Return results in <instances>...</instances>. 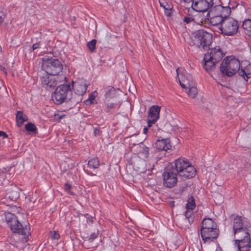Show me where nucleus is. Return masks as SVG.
Wrapping results in <instances>:
<instances>
[{
  "label": "nucleus",
  "mask_w": 251,
  "mask_h": 251,
  "mask_svg": "<svg viewBox=\"0 0 251 251\" xmlns=\"http://www.w3.org/2000/svg\"><path fill=\"white\" fill-rule=\"evenodd\" d=\"M251 223L245 217L236 215L232 220V228L234 235V245L237 251H241L242 248L251 247V239L249 232Z\"/></svg>",
  "instance_id": "nucleus-1"
},
{
  "label": "nucleus",
  "mask_w": 251,
  "mask_h": 251,
  "mask_svg": "<svg viewBox=\"0 0 251 251\" xmlns=\"http://www.w3.org/2000/svg\"><path fill=\"white\" fill-rule=\"evenodd\" d=\"M182 179H190L196 175V169L184 158H179L168 165Z\"/></svg>",
  "instance_id": "nucleus-2"
},
{
  "label": "nucleus",
  "mask_w": 251,
  "mask_h": 251,
  "mask_svg": "<svg viewBox=\"0 0 251 251\" xmlns=\"http://www.w3.org/2000/svg\"><path fill=\"white\" fill-rule=\"evenodd\" d=\"M212 42V35L203 29L198 30L193 34L190 45L201 48L203 50L210 49Z\"/></svg>",
  "instance_id": "nucleus-3"
},
{
  "label": "nucleus",
  "mask_w": 251,
  "mask_h": 251,
  "mask_svg": "<svg viewBox=\"0 0 251 251\" xmlns=\"http://www.w3.org/2000/svg\"><path fill=\"white\" fill-rule=\"evenodd\" d=\"M223 57V53L219 46L211 49L210 52H207L204 54L203 68L207 72L211 71L213 70L216 64L220 61Z\"/></svg>",
  "instance_id": "nucleus-4"
},
{
  "label": "nucleus",
  "mask_w": 251,
  "mask_h": 251,
  "mask_svg": "<svg viewBox=\"0 0 251 251\" xmlns=\"http://www.w3.org/2000/svg\"><path fill=\"white\" fill-rule=\"evenodd\" d=\"M5 220L12 232L23 235L25 239L27 238L30 235L29 232L30 227H28L26 226L24 227L14 214L11 213H6Z\"/></svg>",
  "instance_id": "nucleus-5"
},
{
  "label": "nucleus",
  "mask_w": 251,
  "mask_h": 251,
  "mask_svg": "<svg viewBox=\"0 0 251 251\" xmlns=\"http://www.w3.org/2000/svg\"><path fill=\"white\" fill-rule=\"evenodd\" d=\"M42 67L46 73L52 75H58L62 72L63 65L58 59L52 56L46 55L42 58Z\"/></svg>",
  "instance_id": "nucleus-6"
},
{
  "label": "nucleus",
  "mask_w": 251,
  "mask_h": 251,
  "mask_svg": "<svg viewBox=\"0 0 251 251\" xmlns=\"http://www.w3.org/2000/svg\"><path fill=\"white\" fill-rule=\"evenodd\" d=\"M71 90L74 89L75 94H72L69 101L71 102L70 108L74 107L82 100V96L86 92L87 85L84 81H72V83L68 84Z\"/></svg>",
  "instance_id": "nucleus-7"
},
{
  "label": "nucleus",
  "mask_w": 251,
  "mask_h": 251,
  "mask_svg": "<svg viewBox=\"0 0 251 251\" xmlns=\"http://www.w3.org/2000/svg\"><path fill=\"white\" fill-rule=\"evenodd\" d=\"M240 63L238 59L226 57L221 64L220 70L222 74L228 77L235 75L240 71Z\"/></svg>",
  "instance_id": "nucleus-8"
},
{
  "label": "nucleus",
  "mask_w": 251,
  "mask_h": 251,
  "mask_svg": "<svg viewBox=\"0 0 251 251\" xmlns=\"http://www.w3.org/2000/svg\"><path fill=\"white\" fill-rule=\"evenodd\" d=\"M72 95V91L68 84H62L56 87L55 91L52 95V99L56 104H60L64 101H67L71 106V102L69 98Z\"/></svg>",
  "instance_id": "nucleus-9"
},
{
  "label": "nucleus",
  "mask_w": 251,
  "mask_h": 251,
  "mask_svg": "<svg viewBox=\"0 0 251 251\" xmlns=\"http://www.w3.org/2000/svg\"><path fill=\"white\" fill-rule=\"evenodd\" d=\"M176 72L180 86L188 89L187 93L190 97L195 98L198 94V90L191 75L185 72L179 75L178 69L176 70Z\"/></svg>",
  "instance_id": "nucleus-10"
},
{
  "label": "nucleus",
  "mask_w": 251,
  "mask_h": 251,
  "mask_svg": "<svg viewBox=\"0 0 251 251\" xmlns=\"http://www.w3.org/2000/svg\"><path fill=\"white\" fill-rule=\"evenodd\" d=\"M238 22L229 16L226 17L222 26L219 27L221 34L228 36L236 34L238 32Z\"/></svg>",
  "instance_id": "nucleus-11"
},
{
  "label": "nucleus",
  "mask_w": 251,
  "mask_h": 251,
  "mask_svg": "<svg viewBox=\"0 0 251 251\" xmlns=\"http://www.w3.org/2000/svg\"><path fill=\"white\" fill-rule=\"evenodd\" d=\"M177 174L168 166L165 168L162 174L163 185L171 188L175 186L177 182Z\"/></svg>",
  "instance_id": "nucleus-12"
},
{
  "label": "nucleus",
  "mask_w": 251,
  "mask_h": 251,
  "mask_svg": "<svg viewBox=\"0 0 251 251\" xmlns=\"http://www.w3.org/2000/svg\"><path fill=\"white\" fill-rule=\"evenodd\" d=\"M214 0H195L191 3V8L200 13L208 12L214 5Z\"/></svg>",
  "instance_id": "nucleus-13"
},
{
  "label": "nucleus",
  "mask_w": 251,
  "mask_h": 251,
  "mask_svg": "<svg viewBox=\"0 0 251 251\" xmlns=\"http://www.w3.org/2000/svg\"><path fill=\"white\" fill-rule=\"evenodd\" d=\"M231 12V9L228 6H223L221 5H216L212 6L206 15L209 16H220L226 17L229 16Z\"/></svg>",
  "instance_id": "nucleus-14"
},
{
  "label": "nucleus",
  "mask_w": 251,
  "mask_h": 251,
  "mask_svg": "<svg viewBox=\"0 0 251 251\" xmlns=\"http://www.w3.org/2000/svg\"><path fill=\"white\" fill-rule=\"evenodd\" d=\"M219 234L218 228L201 229V235L204 243H210L218 238Z\"/></svg>",
  "instance_id": "nucleus-15"
},
{
  "label": "nucleus",
  "mask_w": 251,
  "mask_h": 251,
  "mask_svg": "<svg viewBox=\"0 0 251 251\" xmlns=\"http://www.w3.org/2000/svg\"><path fill=\"white\" fill-rule=\"evenodd\" d=\"M41 80L42 86L47 90L53 89L57 85L54 75L46 73L41 77Z\"/></svg>",
  "instance_id": "nucleus-16"
},
{
  "label": "nucleus",
  "mask_w": 251,
  "mask_h": 251,
  "mask_svg": "<svg viewBox=\"0 0 251 251\" xmlns=\"http://www.w3.org/2000/svg\"><path fill=\"white\" fill-rule=\"evenodd\" d=\"M160 107L157 105L152 106L149 111L148 116V127L154 124L159 118Z\"/></svg>",
  "instance_id": "nucleus-17"
},
{
  "label": "nucleus",
  "mask_w": 251,
  "mask_h": 251,
  "mask_svg": "<svg viewBox=\"0 0 251 251\" xmlns=\"http://www.w3.org/2000/svg\"><path fill=\"white\" fill-rule=\"evenodd\" d=\"M226 17L220 16H209L207 15L205 18V23L213 26L220 25L222 26Z\"/></svg>",
  "instance_id": "nucleus-18"
},
{
  "label": "nucleus",
  "mask_w": 251,
  "mask_h": 251,
  "mask_svg": "<svg viewBox=\"0 0 251 251\" xmlns=\"http://www.w3.org/2000/svg\"><path fill=\"white\" fill-rule=\"evenodd\" d=\"M155 145V148L158 151H167L170 150L172 147L169 138L158 139Z\"/></svg>",
  "instance_id": "nucleus-19"
},
{
  "label": "nucleus",
  "mask_w": 251,
  "mask_h": 251,
  "mask_svg": "<svg viewBox=\"0 0 251 251\" xmlns=\"http://www.w3.org/2000/svg\"><path fill=\"white\" fill-rule=\"evenodd\" d=\"M218 228L217 225L212 219L210 218H204L201 223V229Z\"/></svg>",
  "instance_id": "nucleus-20"
},
{
  "label": "nucleus",
  "mask_w": 251,
  "mask_h": 251,
  "mask_svg": "<svg viewBox=\"0 0 251 251\" xmlns=\"http://www.w3.org/2000/svg\"><path fill=\"white\" fill-rule=\"evenodd\" d=\"M137 149L141 155L145 158H148L149 156V148L143 143H140L137 145Z\"/></svg>",
  "instance_id": "nucleus-21"
},
{
  "label": "nucleus",
  "mask_w": 251,
  "mask_h": 251,
  "mask_svg": "<svg viewBox=\"0 0 251 251\" xmlns=\"http://www.w3.org/2000/svg\"><path fill=\"white\" fill-rule=\"evenodd\" d=\"M160 5L164 10V13L167 16L170 17L172 15L171 10L172 6L167 2L165 0H158Z\"/></svg>",
  "instance_id": "nucleus-22"
},
{
  "label": "nucleus",
  "mask_w": 251,
  "mask_h": 251,
  "mask_svg": "<svg viewBox=\"0 0 251 251\" xmlns=\"http://www.w3.org/2000/svg\"><path fill=\"white\" fill-rule=\"evenodd\" d=\"M239 75L244 77L245 79L247 80L248 78L251 77V66L249 65L243 69L241 68L239 72Z\"/></svg>",
  "instance_id": "nucleus-23"
},
{
  "label": "nucleus",
  "mask_w": 251,
  "mask_h": 251,
  "mask_svg": "<svg viewBox=\"0 0 251 251\" xmlns=\"http://www.w3.org/2000/svg\"><path fill=\"white\" fill-rule=\"evenodd\" d=\"M17 125L18 126H21L24 122L28 120L26 115H25L22 111H18L16 115Z\"/></svg>",
  "instance_id": "nucleus-24"
},
{
  "label": "nucleus",
  "mask_w": 251,
  "mask_h": 251,
  "mask_svg": "<svg viewBox=\"0 0 251 251\" xmlns=\"http://www.w3.org/2000/svg\"><path fill=\"white\" fill-rule=\"evenodd\" d=\"M87 165L90 169H97L100 166L99 160L97 157L92 158L88 161Z\"/></svg>",
  "instance_id": "nucleus-25"
},
{
  "label": "nucleus",
  "mask_w": 251,
  "mask_h": 251,
  "mask_svg": "<svg viewBox=\"0 0 251 251\" xmlns=\"http://www.w3.org/2000/svg\"><path fill=\"white\" fill-rule=\"evenodd\" d=\"M193 211V210L186 209V211L184 213L185 219L188 220L190 224L192 223L194 221L195 217Z\"/></svg>",
  "instance_id": "nucleus-26"
},
{
  "label": "nucleus",
  "mask_w": 251,
  "mask_h": 251,
  "mask_svg": "<svg viewBox=\"0 0 251 251\" xmlns=\"http://www.w3.org/2000/svg\"><path fill=\"white\" fill-rule=\"evenodd\" d=\"M242 27L244 29L247 31L248 32L247 34H249L250 36H251V20L247 19L245 20L242 24Z\"/></svg>",
  "instance_id": "nucleus-27"
},
{
  "label": "nucleus",
  "mask_w": 251,
  "mask_h": 251,
  "mask_svg": "<svg viewBox=\"0 0 251 251\" xmlns=\"http://www.w3.org/2000/svg\"><path fill=\"white\" fill-rule=\"evenodd\" d=\"M196 207V203L194 198L191 196L188 200L187 203L186 204V209L194 210Z\"/></svg>",
  "instance_id": "nucleus-28"
},
{
  "label": "nucleus",
  "mask_w": 251,
  "mask_h": 251,
  "mask_svg": "<svg viewBox=\"0 0 251 251\" xmlns=\"http://www.w3.org/2000/svg\"><path fill=\"white\" fill-rule=\"evenodd\" d=\"M106 89L105 95L107 98H111L115 96L116 90L113 87L109 86Z\"/></svg>",
  "instance_id": "nucleus-29"
},
{
  "label": "nucleus",
  "mask_w": 251,
  "mask_h": 251,
  "mask_svg": "<svg viewBox=\"0 0 251 251\" xmlns=\"http://www.w3.org/2000/svg\"><path fill=\"white\" fill-rule=\"evenodd\" d=\"M7 196L11 201H15L19 196V193L14 190H11L9 192L7 193Z\"/></svg>",
  "instance_id": "nucleus-30"
},
{
  "label": "nucleus",
  "mask_w": 251,
  "mask_h": 251,
  "mask_svg": "<svg viewBox=\"0 0 251 251\" xmlns=\"http://www.w3.org/2000/svg\"><path fill=\"white\" fill-rule=\"evenodd\" d=\"M25 129L26 131L30 132H36L37 130L36 126L31 123H28L26 124Z\"/></svg>",
  "instance_id": "nucleus-31"
},
{
  "label": "nucleus",
  "mask_w": 251,
  "mask_h": 251,
  "mask_svg": "<svg viewBox=\"0 0 251 251\" xmlns=\"http://www.w3.org/2000/svg\"><path fill=\"white\" fill-rule=\"evenodd\" d=\"M96 43L97 40L95 39H93L87 43V46L91 52H93L96 49Z\"/></svg>",
  "instance_id": "nucleus-32"
},
{
  "label": "nucleus",
  "mask_w": 251,
  "mask_h": 251,
  "mask_svg": "<svg viewBox=\"0 0 251 251\" xmlns=\"http://www.w3.org/2000/svg\"><path fill=\"white\" fill-rule=\"evenodd\" d=\"M72 188V185L70 184L69 183H66L64 184V189L65 191L68 193L69 194L74 196L75 194L71 191V189Z\"/></svg>",
  "instance_id": "nucleus-33"
},
{
  "label": "nucleus",
  "mask_w": 251,
  "mask_h": 251,
  "mask_svg": "<svg viewBox=\"0 0 251 251\" xmlns=\"http://www.w3.org/2000/svg\"><path fill=\"white\" fill-rule=\"evenodd\" d=\"M115 104L113 103H107L105 111L106 112H112L113 109L114 108Z\"/></svg>",
  "instance_id": "nucleus-34"
},
{
  "label": "nucleus",
  "mask_w": 251,
  "mask_h": 251,
  "mask_svg": "<svg viewBox=\"0 0 251 251\" xmlns=\"http://www.w3.org/2000/svg\"><path fill=\"white\" fill-rule=\"evenodd\" d=\"M183 21L184 23H186L187 24H188L191 23L193 22H194L195 19L194 17H192L186 16L184 17Z\"/></svg>",
  "instance_id": "nucleus-35"
},
{
  "label": "nucleus",
  "mask_w": 251,
  "mask_h": 251,
  "mask_svg": "<svg viewBox=\"0 0 251 251\" xmlns=\"http://www.w3.org/2000/svg\"><path fill=\"white\" fill-rule=\"evenodd\" d=\"M187 184L186 182L183 183L181 185H180L179 186V193H182V192L185 191L187 189Z\"/></svg>",
  "instance_id": "nucleus-36"
},
{
  "label": "nucleus",
  "mask_w": 251,
  "mask_h": 251,
  "mask_svg": "<svg viewBox=\"0 0 251 251\" xmlns=\"http://www.w3.org/2000/svg\"><path fill=\"white\" fill-rule=\"evenodd\" d=\"M5 16L6 15L5 12L0 9V25L3 23V20L5 18Z\"/></svg>",
  "instance_id": "nucleus-37"
},
{
  "label": "nucleus",
  "mask_w": 251,
  "mask_h": 251,
  "mask_svg": "<svg viewBox=\"0 0 251 251\" xmlns=\"http://www.w3.org/2000/svg\"><path fill=\"white\" fill-rule=\"evenodd\" d=\"M97 235H98V232H97V233L94 232V233L91 234L88 240L90 242H92L94 239H95L97 237Z\"/></svg>",
  "instance_id": "nucleus-38"
},
{
  "label": "nucleus",
  "mask_w": 251,
  "mask_h": 251,
  "mask_svg": "<svg viewBox=\"0 0 251 251\" xmlns=\"http://www.w3.org/2000/svg\"><path fill=\"white\" fill-rule=\"evenodd\" d=\"M94 100V97L91 95L89 98L85 101L86 104H90L92 103V100Z\"/></svg>",
  "instance_id": "nucleus-39"
},
{
  "label": "nucleus",
  "mask_w": 251,
  "mask_h": 251,
  "mask_svg": "<svg viewBox=\"0 0 251 251\" xmlns=\"http://www.w3.org/2000/svg\"><path fill=\"white\" fill-rule=\"evenodd\" d=\"M59 238V234L57 232L54 231L53 234L51 236V239L53 240H58Z\"/></svg>",
  "instance_id": "nucleus-40"
},
{
  "label": "nucleus",
  "mask_w": 251,
  "mask_h": 251,
  "mask_svg": "<svg viewBox=\"0 0 251 251\" xmlns=\"http://www.w3.org/2000/svg\"><path fill=\"white\" fill-rule=\"evenodd\" d=\"M187 12H187V16H188V17H194V16H193V15L192 14V11L190 10V8H187Z\"/></svg>",
  "instance_id": "nucleus-41"
},
{
  "label": "nucleus",
  "mask_w": 251,
  "mask_h": 251,
  "mask_svg": "<svg viewBox=\"0 0 251 251\" xmlns=\"http://www.w3.org/2000/svg\"><path fill=\"white\" fill-rule=\"evenodd\" d=\"M39 46H40V43H36L32 45V49H33V50H35L39 48Z\"/></svg>",
  "instance_id": "nucleus-42"
},
{
  "label": "nucleus",
  "mask_w": 251,
  "mask_h": 251,
  "mask_svg": "<svg viewBox=\"0 0 251 251\" xmlns=\"http://www.w3.org/2000/svg\"><path fill=\"white\" fill-rule=\"evenodd\" d=\"M100 129L95 128L94 130V134L95 136L99 135L100 134Z\"/></svg>",
  "instance_id": "nucleus-43"
},
{
  "label": "nucleus",
  "mask_w": 251,
  "mask_h": 251,
  "mask_svg": "<svg viewBox=\"0 0 251 251\" xmlns=\"http://www.w3.org/2000/svg\"><path fill=\"white\" fill-rule=\"evenodd\" d=\"M0 136L3 137L4 138H6L8 137L7 134L2 131H0Z\"/></svg>",
  "instance_id": "nucleus-44"
},
{
  "label": "nucleus",
  "mask_w": 251,
  "mask_h": 251,
  "mask_svg": "<svg viewBox=\"0 0 251 251\" xmlns=\"http://www.w3.org/2000/svg\"><path fill=\"white\" fill-rule=\"evenodd\" d=\"M84 170L88 175L90 176H93L96 175L93 174L90 171L86 169L85 168H84Z\"/></svg>",
  "instance_id": "nucleus-45"
},
{
  "label": "nucleus",
  "mask_w": 251,
  "mask_h": 251,
  "mask_svg": "<svg viewBox=\"0 0 251 251\" xmlns=\"http://www.w3.org/2000/svg\"><path fill=\"white\" fill-rule=\"evenodd\" d=\"M149 130V128L148 127H145L143 129V133L145 134H147V132Z\"/></svg>",
  "instance_id": "nucleus-46"
},
{
  "label": "nucleus",
  "mask_w": 251,
  "mask_h": 251,
  "mask_svg": "<svg viewBox=\"0 0 251 251\" xmlns=\"http://www.w3.org/2000/svg\"><path fill=\"white\" fill-rule=\"evenodd\" d=\"M184 1L188 3H193V1H195V0H183Z\"/></svg>",
  "instance_id": "nucleus-47"
},
{
  "label": "nucleus",
  "mask_w": 251,
  "mask_h": 251,
  "mask_svg": "<svg viewBox=\"0 0 251 251\" xmlns=\"http://www.w3.org/2000/svg\"><path fill=\"white\" fill-rule=\"evenodd\" d=\"M175 201H172L171 202V203H171V206H172V207H174V206H175Z\"/></svg>",
  "instance_id": "nucleus-48"
},
{
  "label": "nucleus",
  "mask_w": 251,
  "mask_h": 251,
  "mask_svg": "<svg viewBox=\"0 0 251 251\" xmlns=\"http://www.w3.org/2000/svg\"><path fill=\"white\" fill-rule=\"evenodd\" d=\"M1 47L0 46V51H1Z\"/></svg>",
  "instance_id": "nucleus-49"
}]
</instances>
